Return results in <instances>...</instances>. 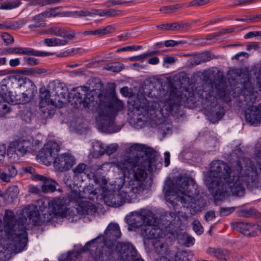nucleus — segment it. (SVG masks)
<instances>
[{
    "instance_id": "1",
    "label": "nucleus",
    "mask_w": 261,
    "mask_h": 261,
    "mask_svg": "<svg viewBox=\"0 0 261 261\" xmlns=\"http://www.w3.org/2000/svg\"><path fill=\"white\" fill-rule=\"evenodd\" d=\"M237 172L231 171L229 167L220 161H213L205 177V184L217 198L221 199L231 194L242 196L245 193V184L257 187L259 178L256 170L251 166L248 159L240 158Z\"/></svg>"
},
{
    "instance_id": "2",
    "label": "nucleus",
    "mask_w": 261,
    "mask_h": 261,
    "mask_svg": "<svg viewBox=\"0 0 261 261\" xmlns=\"http://www.w3.org/2000/svg\"><path fill=\"white\" fill-rule=\"evenodd\" d=\"M165 196L166 200L172 204L175 210L179 206L189 209L191 214L194 215L204 206L203 200L199 195L197 186L191 178L184 177L176 181L174 188L166 186Z\"/></svg>"
},
{
    "instance_id": "3",
    "label": "nucleus",
    "mask_w": 261,
    "mask_h": 261,
    "mask_svg": "<svg viewBox=\"0 0 261 261\" xmlns=\"http://www.w3.org/2000/svg\"><path fill=\"white\" fill-rule=\"evenodd\" d=\"M118 166L123 171L125 174L128 172L129 177L132 180V191L136 193L142 192L146 187L145 178L146 170L152 171V162L145 156L138 158L136 163L126 161L119 163Z\"/></svg>"
},
{
    "instance_id": "4",
    "label": "nucleus",
    "mask_w": 261,
    "mask_h": 261,
    "mask_svg": "<svg viewBox=\"0 0 261 261\" xmlns=\"http://www.w3.org/2000/svg\"><path fill=\"white\" fill-rule=\"evenodd\" d=\"M178 103V98L173 95H169L165 100L161 101L160 103L155 101L148 102L143 98L140 101L137 99L135 101V108L140 111L142 114L150 119H153L161 114L165 117L169 114L174 106Z\"/></svg>"
},
{
    "instance_id": "5",
    "label": "nucleus",
    "mask_w": 261,
    "mask_h": 261,
    "mask_svg": "<svg viewBox=\"0 0 261 261\" xmlns=\"http://www.w3.org/2000/svg\"><path fill=\"white\" fill-rule=\"evenodd\" d=\"M156 221L152 224H148L145 228L141 230V234L146 239H153V245L156 252L163 254L167 251V245L164 243L163 239L166 237L172 240L174 236L172 232L167 231V227L161 224L155 225Z\"/></svg>"
},
{
    "instance_id": "6",
    "label": "nucleus",
    "mask_w": 261,
    "mask_h": 261,
    "mask_svg": "<svg viewBox=\"0 0 261 261\" xmlns=\"http://www.w3.org/2000/svg\"><path fill=\"white\" fill-rule=\"evenodd\" d=\"M123 103L116 96L108 98V103L104 110L100 111L96 118L99 128L103 132L109 130V127L113 123V116L123 109Z\"/></svg>"
},
{
    "instance_id": "7",
    "label": "nucleus",
    "mask_w": 261,
    "mask_h": 261,
    "mask_svg": "<svg viewBox=\"0 0 261 261\" xmlns=\"http://www.w3.org/2000/svg\"><path fill=\"white\" fill-rule=\"evenodd\" d=\"M74 189L71 191L69 194V197L71 201H74L77 203L79 211L80 212L81 215H92L94 214L96 208L93 201H91V198L87 197V193H91L96 195L100 192V190L96 188L95 191L89 192L88 190H85L83 192L80 190Z\"/></svg>"
},
{
    "instance_id": "8",
    "label": "nucleus",
    "mask_w": 261,
    "mask_h": 261,
    "mask_svg": "<svg viewBox=\"0 0 261 261\" xmlns=\"http://www.w3.org/2000/svg\"><path fill=\"white\" fill-rule=\"evenodd\" d=\"M126 219L128 224L135 228L143 225V228H145L148 224H152L155 221L154 214L150 211L145 209L132 212Z\"/></svg>"
},
{
    "instance_id": "9",
    "label": "nucleus",
    "mask_w": 261,
    "mask_h": 261,
    "mask_svg": "<svg viewBox=\"0 0 261 261\" xmlns=\"http://www.w3.org/2000/svg\"><path fill=\"white\" fill-rule=\"evenodd\" d=\"M255 97L253 94L245 97L247 107L245 111L246 121L251 125H257L261 122V105L257 107L254 105Z\"/></svg>"
},
{
    "instance_id": "10",
    "label": "nucleus",
    "mask_w": 261,
    "mask_h": 261,
    "mask_svg": "<svg viewBox=\"0 0 261 261\" xmlns=\"http://www.w3.org/2000/svg\"><path fill=\"white\" fill-rule=\"evenodd\" d=\"M60 149V146L58 143L50 141L43 146L40 151L38 156L44 165L48 166L50 165Z\"/></svg>"
},
{
    "instance_id": "11",
    "label": "nucleus",
    "mask_w": 261,
    "mask_h": 261,
    "mask_svg": "<svg viewBox=\"0 0 261 261\" xmlns=\"http://www.w3.org/2000/svg\"><path fill=\"white\" fill-rule=\"evenodd\" d=\"M39 108L42 113L47 114V116H49L54 113L56 101L55 99L50 98L49 91L45 88L40 90Z\"/></svg>"
},
{
    "instance_id": "12",
    "label": "nucleus",
    "mask_w": 261,
    "mask_h": 261,
    "mask_svg": "<svg viewBox=\"0 0 261 261\" xmlns=\"http://www.w3.org/2000/svg\"><path fill=\"white\" fill-rule=\"evenodd\" d=\"M39 143V141L38 140H35L31 135H27L22 136L18 140L12 141L11 147H16L17 151L23 155Z\"/></svg>"
},
{
    "instance_id": "13",
    "label": "nucleus",
    "mask_w": 261,
    "mask_h": 261,
    "mask_svg": "<svg viewBox=\"0 0 261 261\" xmlns=\"http://www.w3.org/2000/svg\"><path fill=\"white\" fill-rule=\"evenodd\" d=\"M75 163V159L69 153H62L55 158L53 165L55 169L60 172H64L71 168Z\"/></svg>"
},
{
    "instance_id": "14",
    "label": "nucleus",
    "mask_w": 261,
    "mask_h": 261,
    "mask_svg": "<svg viewBox=\"0 0 261 261\" xmlns=\"http://www.w3.org/2000/svg\"><path fill=\"white\" fill-rule=\"evenodd\" d=\"M75 36V33L73 31H68V33L64 35L62 39L59 38H46L43 41L44 44L47 47H60L65 46L68 44L69 41L72 40Z\"/></svg>"
},
{
    "instance_id": "15",
    "label": "nucleus",
    "mask_w": 261,
    "mask_h": 261,
    "mask_svg": "<svg viewBox=\"0 0 261 261\" xmlns=\"http://www.w3.org/2000/svg\"><path fill=\"white\" fill-rule=\"evenodd\" d=\"M32 179L35 180H40L42 182L41 191L44 193H51L56 190L62 192L60 189H57L58 184L50 178L39 174H35L32 176Z\"/></svg>"
},
{
    "instance_id": "16",
    "label": "nucleus",
    "mask_w": 261,
    "mask_h": 261,
    "mask_svg": "<svg viewBox=\"0 0 261 261\" xmlns=\"http://www.w3.org/2000/svg\"><path fill=\"white\" fill-rule=\"evenodd\" d=\"M232 225L237 230L248 237L255 236L258 229V225L248 222H237L232 223Z\"/></svg>"
},
{
    "instance_id": "17",
    "label": "nucleus",
    "mask_w": 261,
    "mask_h": 261,
    "mask_svg": "<svg viewBox=\"0 0 261 261\" xmlns=\"http://www.w3.org/2000/svg\"><path fill=\"white\" fill-rule=\"evenodd\" d=\"M66 203L64 198H56L48 202L49 208L55 215L63 217L66 215Z\"/></svg>"
},
{
    "instance_id": "18",
    "label": "nucleus",
    "mask_w": 261,
    "mask_h": 261,
    "mask_svg": "<svg viewBox=\"0 0 261 261\" xmlns=\"http://www.w3.org/2000/svg\"><path fill=\"white\" fill-rule=\"evenodd\" d=\"M116 249L120 258L124 261L133 259L136 254V249L130 244H118Z\"/></svg>"
},
{
    "instance_id": "19",
    "label": "nucleus",
    "mask_w": 261,
    "mask_h": 261,
    "mask_svg": "<svg viewBox=\"0 0 261 261\" xmlns=\"http://www.w3.org/2000/svg\"><path fill=\"white\" fill-rule=\"evenodd\" d=\"M22 215L29 222L37 225L39 222L40 216L37 207L34 205H29L22 211Z\"/></svg>"
},
{
    "instance_id": "20",
    "label": "nucleus",
    "mask_w": 261,
    "mask_h": 261,
    "mask_svg": "<svg viewBox=\"0 0 261 261\" xmlns=\"http://www.w3.org/2000/svg\"><path fill=\"white\" fill-rule=\"evenodd\" d=\"M2 94L0 93V102L3 101H9V99L7 98V95L9 96L10 100L14 104L25 103L29 100V98L27 95L22 93L20 95H14L11 92H5V90H2Z\"/></svg>"
},
{
    "instance_id": "21",
    "label": "nucleus",
    "mask_w": 261,
    "mask_h": 261,
    "mask_svg": "<svg viewBox=\"0 0 261 261\" xmlns=\"http://www.w3.org/2000/svg\"><path fill=\"white\" fill-rule=\"evenodd\" d=\"M115 31V28L112 25H108L104 28H99L95 30L85 31L83 32V34L86 35H95L98 37L102 36L113 32Z\"/></svg>"
},
{
    "instance_id": "22",
    "label": "nucleus",
    "mask_w": 261,
    "mask_h": 261,
    "mask_svg": "<svg viewBox=\"0 0 261 261\" xmlns=\"http://www.w3.org/2000/svg\"><path fill=\"white\" fill-rule=\"evenodd\" d=\"M15 237L13 238L14 245L16 247H23L26 242L27 234L24 228L21 227L16 231V226L15 227Z\"/></svg>"
},
{
    "instance_id": "23",
    "label": "nucleus",
    "mask_w": 261,
    "mask_h": 261,
    "mask_svg": "<svg viewBox=\"0 0 261 261\" xmlns=\"http://www.w3.org/2000/svg\"><path fill=\"white\" fill-rule=\"evenodd\" d=\"M110 198L112 206L119 207L124 203L126 198V193L121 191L118 194L111 196Z\"/></svg>"
},
{
    "instance_id": "24",
    "label": "nucleus",
    "mask_w": 261,
    "mask_h": 261,
    "mask_svg": "<svg viewBox=\"0 0 261 261\" xmlns=\"http://www.w3.org/2000/svg\"><path fill=\"white\" fill-rule=\"evenodd\" d=\"M85 95V91L82 89H77L75 91L73 98L75 99V102L76 105H79L80 107L84 108H89L90 103L83 100V96Z\"/></svg>"
},
{
    "instance_id": "25",
    "label": "nucleus",
    "mask_w": 261,
    "mask_h": 261,
    "mask_svg": "<svg viewBox=\"0 0 261 261\" xmlns=\"http://www.w3.org/2000/svg\"><path fill=\"white\" fill-rule=\"evenodd\" d=\"M57 97H55V100L61 102L62 104L65 103L68 99V93L66 89H61L58 87L55 89Z\"/></svg>"
},
{
    "instance_id": "26",
    "label": "nucleus",
    "mask_w": 261,
    "mask_h": 261,
    "mask_svg": "<svg viewBox=\"0 0 261 261\" xmlns=\"http://www.w3.org/2000/svg\"><path fill=\"white\" fill-rule=\"evenodd\" d=\"M105 153V147L103 144L98 142L95 141L93 144L92 155L94 158H98Z\"/></svg>"
},
{
    "instance_id": "27",
    "label": "nucleus",
    "mask_w": 261,
    "mask_h": 261,
    "mask_svg": "<svg viewBox=\"0 0 261 261\" xmlns=\"http://www.w3.org/2000/svg\"><path fill=\"white\" fill-rule=\"evenodd\" d=\"M65 214L66 215L64 216L63 217H67L71 222L79 219L80 216L81 215L77 207L76 208H67V210L65 211Z\"/></svg>"
},
{
    "instance_id": "28",
    "label": "nucleus",
    "mask_w": 261,
    "mask_h": 261,
    "mask_svg": "<svg viewBox=\"0 0 261 261\" xmlns=\"http://www.w3.org/2000/svg\"><path fill=\"white\" fill-rule=\"evenodd\" d=\"M106 233L114 236L117 239L119 238L121 234L118 224L113 223H110L108 226Z\"/></svg>"
},
{
    "instance_id": "29",
    "label": "nucleus",
    "mask_w": 261,
    "mask_h": 261,
    "mask_svg": "<svg viewBox=\"0 0 261 261\" xmlns=\"http://www.w3.org/2000/svg\"><path fill=\"white\" fill-rule=\"evenodd\" d=\"M193 256V253L190 251H179L175 255V259L178 261H189Z\"/></svg>"
},
{
    "instance_id": "30",
    "label": "nucleus",
    "mask_w": 261,
    "mask_h": 261,
    "mask_svg": "<svg viewBox=\"0 0 261 261\" xmlns=\"http://www.w3.org/2000/svg\"><path fill=\"white\" fill-rule=\"evenodd\" d=\"M68 31H65L61 28L55 26L50 27L45 30L44 32L48 34H50L58 36H63L64 37V35L68 33Z\"/></svg>"
},
{
    "instance_id": "31",
    "label": "nucleus",
    "mask_w": 261,
    "mask_h": 261,
    "mask_svg": "<svg viewBox=\"0 0 261 261\" xmlns=\"http://www.w3.org/2000/svg\"><path fill=\"white\" fill-rule=\"evenodd\" d=\"M152 150L151 148L147 147L145 145L140 144H134L129 147L127 148L126 151L127 152H132L133 151H142L146 153L147 151H150Z\"/></svg>"
},
{
    "instance_id": "32",
    "label": "nucleus",
    "mask_w": 261,
    "mask_h": 261,
    "mask_svg": "<svg viewBox=\"0 0 261 261\" xmlns=\"http://www.w3.org/2000/svg\"><path fill=\"white\" fill-rule=\"evenodd\" d=\"M31 49H27L24 48L15 47H10L8 48L6 50V54H15L19 55H30Z\"/></svg>"
},
{
    "instance_id": "33",
    "label": "nucleus",
    "mask_w": 261,
    "mask_h": 261,
    "mask_svg": "<svg viewBox=\"0 0 261 261\" xmlns=\"http://www.w3.org/2000/svg\"><path fill=\"white\" fill-rule=\"evenodd\" d=\"M123 68V65L119 62L113 63L103 67L104 69L114 72H119Z\"/></svg>"
},
{
    "instance_id": "34",
    "label": "nucleus",
    "mask_w": 261,
    "mask_h": 261,
    "mask_svg": "<svg viewBox=\"0 0 261 261\" xmlns=\"http://www.w3.org/2000/svg\"><path fill=\"white\" fill-rule=\"evenodd\" d=\"M181 7V5L166 6L161 8L160 10L166 14H170L175 12L176 10L180 9Z\"/></svg>"
},
{
    "instance_id": "35",
    "label": "nucleus",
    "mask_w": 261,
    "mask_h": 261,
    "mask_svg": "<svg viewBox=\"0 0 261 261\" xmlns=\"http://www.w3.org/2000/svg\"><path fill=\"white\" fill-rule=\"evenodd\" d=\"M256 151L255 154L256 165L261 172V143H257L256 146Z\"/></svg>"
},
{
    "instance_id": "36",
    "label": "nucleus",
    "mask_w": 261,
    "mask_h": 261,
    "mask_svg": "<svg viewBox=\"0 0 261 261\" xmlns=\"http://www.w3.org/2000/svg\"><path fill=\"white\" fill-rule=\"evenodd\" d=\"M229 256V252L225 250L219 249L218 251L216 257L219 261H226Z\"/></svg>"
},
{
    "instance_id": "37",
    "label": "nucleus",
    "mask_w": 261,
    "mask_h": 261,
    "mask_svg": "<svg viewBox=\"0 0 261 261\" xmlns=\"http://www.w3.org/2000/svg\"><path fill=\"white\" fill-rule=\"evenodd\" d=\"M20 70L18 72H16L13 75V77L11 78L13 80H16V83H19V86H21L22 85L26 83V78L23 75H21Z\"/></svg>"
},
{
    "instance_id": "38",
    "label": "nucleus",
    "mask_w": 261,
    "mask_h": 261,
    "mask_svg": "<svg viewBox=\"0 0 261 261\" xmlns=\"http://www.w3.org/2000/svg\"><path fill=\"white\" fill-rule=\"evenodd\" d=\"M176 22L172 23H165L158 25L156 27L160 29L166 31H176Z\"/></svg>"
},
{
    "instance_id": "39",
    "label": "nucleus",
    "mask_w": 261,
    "mask_h": 261,
    "mask_svg": "<svg viewBox=\"0 0 261 261\" xmlns=\"http://www.w3.org/2000/svg\"><path fill=\"white\" fill-rule=\"evenodd\" d=\"M96 13H94V15H98L100 16H114L117 14V13L115 10H108L107 11L102 10L99 12L98 11H96Z\"/></svg>"
},
{
    "instance_id": "40",
    "label": "nucleus",
    "mask_w": 261,
    "mask_h": 261,
    "mask_svg": "<svg viewBox=\"0 0 261 261\" xmlns=\"http://www.w3.org/2000/svg\"><path fill=\"white\" fill-rule=\"evenodd\" d=\"M192 224L193 230L197 234H201L203 232V228L198 220H194Z\"/></svg>"
},
{
    "instance_id": "41",
    "label": "nucleus",
    "mask_w": 261,
    "mask_h": 261,
    "mask_svg": "<svg viewBox=\"0 0 261 261\" xmlns=\"http://www.w3.org/2000/svg\"><path fill=\"white\" fill-rule=\"evenodd\" d=\"M158 51H153V52L150 53H145V54H142V55H140L139 56H134V57H130L129 58V60L130 61H141V60H142L152 55L156 54L158 53Z\"/></svg>"
},
{
    "instance_id": "42",
    "label": "nucleus",
    "mask_w": 261,
    "mask_h": 261,
    "mask_svg": "<svg viewBox=\"0 0 261 261\" xmlns=\"http://www.w3.org/2000/svg\"><path fill=\"white\" fill-rule=\"evenodd\" d=\"M14 213L10 210H6L5 212L4 221L8 225L11 224L13 222Z\"/></svg>"
},
{
    "instance_id": "43",
    "label": "nucleus",
    "mask_w": 261,
    "mask_h": 261,
    "mask_svg": "<svg viewBox=\"0 0 261 261\" xmlns=\"http://www.w3.org/2000/svg\"><path fill=\"white\" fill-rule=\"evenodd\" d=\"M13 77V75L7 76L1 82V88L2 90H4L7 89L6 85L9 84L10 83H16V80H13L11 78Z\"/></svg>"
},
{
    "instance_id": "44",
    "label": "nucleus",
    "mask_w": 261,
    "mask_h": 261,
    "mask_svg": "<svg viewBox=\"0 0 261 261\" xmlns=\"http://www.w3.org/2000/svg\"><path fill=\"white\" fill-rule=\"evenodd\" d=\"M210 0H194L191 2L189 6L191 7L202 6L208 4Z\"/></svg>"
},
{
    "instance_id": "45",
    "label": "nucleus",
    "mask_w": 261,
    "mask_h": 261,
    "mask_svg": "<svg viewBox=\"0 0 261 261\" xmlns=\"http://www.w3.org/2000/svg\"><path fill=\"white\" fill-rule=\"evenodd\" d=\"M54 53L46 51H40L34 49H31L30 55H33L39 57L48 56L53 55Z\"/></svg>"
},
{
    "instance_id": "46",
    "label": "nucleus",
    "mask_w": 261,
    "mask_h": 261,
    "mask_svg": "<svg viewBox=\"0 0 261 261\" xmlns=\"http://www.w3.org/2000/svg\"><path fill=\"white\" fill-rule=\"evenodd\" d=\"M18 191L16 187H12L8 190L9 196L11 197L12 200L15 199L18 195Z\"/></svg>"
},
{
    "instance_id": "47",
    "label": "nucleus",
    "mask_w": 261,
    "mask_h": 261,
    "mask_svg": "<svg viewBox=\"0 0 261 261\" xmlns=\"http://www.w3.org/2000/svg\"><path fill=\"white\" fill-rule=\"evenodd\" d=\"M118 146L117 144H112L105 148V153L108 154H111L115 152L118 149Z\"/></svg>"
},
{
    "instance_id": "48",
    "label": "nucleus",
    "mask_w": 261,
    "mask_h": 261,
    "mask_svg": "<svg viewBox=\"0 0 261 261\" xmlns=\"http://www.w3.org/2000/svg\"><path fill=\"white\" fill-rule=\"evenodd\" d=\"M182 238L183 239L185 240L184 242V244L186 246L189 247L193 245L194 242V239L193 237H190L187 234H184L182 235Z\"/></svg>"
},
{
    "instance_id": "49",
    "label": "nucleus",
    "mask_w": 261,
    "mask_h": 261,
    "mask_svg": "<svg viewBox=\"0 0 261 261\" xmlns=\"http://www.w3.org/2000/svg\"><path fill=\"white\" fill-rule=\"evenodd\" d=\"M86 165L83 163L79 164L73 170V172L77 174L84 173Z\"/></svg>"
},
{
    "instance_id": "50",
    "label": "nucleus",
    "mask_w": 261,
    "mask_h": 261,
    "mask_svg": "<svg viewBox=\"0 0 261 261\" xmlns=\"http://www.w3.org/2000/svg\"><path fill=\"white\" fill-rule=\"evenodd\" d=\"M2 38L4 41L8 44L12 43L14 41L13 37L6 33L2 35Z\"/></svg>"
},
{
    "instance_id": "51",
    "label": "nucleus",
    "mask_w": 261,
    "mask_h": 261,
    "mask_svg": "<svg viewBox=\"0 0 261 261\" xmlns=\"http://www.w3.org/2000/svg\"><path fill=\"white\" fill-rule=\"evenodd\" d=\"M189 27L190 24L189 23L176 22V31L185 30L188 29Z\"/></svg>"
},
{
    "instance_id": "52",
    "label": "nucleus",
    "mask_w": 261,
    "mask_h": 261,
    "mask_svg": "<svg viewBox=\"0 0 261 261\" xmlns=\"http://www.w3.org/2000/svg\"><path fill=\"white\" fill-rule=\"evenodd\" d=\"M12 177L10 176L8 173H7V170H5V172L0 174V179L4 182H9L10 181V179Z\"/></svg>"
},
{
    "instance_id": "53",
    "label": "nucleus",
    "mask_w": 261,
    "mask_h": 261,
    "mask_svg": "<svg viewBox=\"0 0 261 261\" xmlns=\"http://www.w3.org/2000/svg\"><path fill=\"white\" fill-rule=\"evenodd\" d=\"M76 49L72 48L70 49H67L65 51L60 53L57 55L58 57H67L71 55L74 51H75Z\"/></svg>"
},
{
    "instance_id": "54",
    "label": "nucleus",
    "mask_w": 261,
    "mask_h": 261,
    "mask_svg": "<svg viewBox=\"0 0 261 261\" xmlns=\"http://www.w3.org/2000/svg\"><path fill=\"white\" fill-rule=\"evenodd\" d=\"M5 170H7V172L8 171V174L12 177H15L17 174L16 169L13 166H9Z\"/></svg>"
},
{
    "instance_id": "55",
    "label": "nucleus",
    "mask_w": 261,
    "mask_h": 261,
    "mask_svg": "<svg viewBox=\"0 0 261 261\" xmlns=\"http://www.w3.org/2000/svg\"><path fill=\"white\" fill-rule=\"evenodd\" d=\"M234 211L233 207H222L220 210V214L222 216H226Z\"/></svg>"
},
{
    "instance_id": "56",
    "label": "nucleus",
    "mask_w": 261,
    "mask_h": 261,
    "mask_svg": "<svg viewBox=\"0 0 261 261\" xmlns=\"http://www.w3.org/2000/svg\"><path fill=\"white\" fill-rule=\"evenodd\" d=\"M12 144V142L10 143L7 150V154L11 158H12L13 155L16 153V152L17 151V148L16 147H11Z\"/></svg>"
},
{
    "instance_id": "57",
    "label": "nucleus",
    "mask_w": 261,
    "mask_h": 261,
    "mask_svg": "<svg viewBox=\"0 0 261 261\" xmlns=\"http://www.w3.org/2000/svg\"><path fill=\"white\" fill-rule=\"evenodd\" d=\"M74 14L77 15V16H92L94 14L88 11H75L74 12Z\"/></svg>"
},
{
    "instance_id": "58",
    "label": "nucleus",
    "mask_w": 261,
    "mask_h": 261,
    "mask_svg": "<svg viewBox=\"0 0 261 261\" xmlns=\"http://www.w3.org/2000/svg\"><path fill=\"white\" fill-rule=\"evenodd\" d=\"M182 41H175L174 40H167L164 42V44L167 47L174 46L182 43Z\"/></svg>"
},
{
    "instance_id": "59",
    "label": "nucleus",
    "mask_w": 261,
    "mask_h": 261,
    "mask_svg": "<svg viewBox=\"0 0 261 261\" xmlns=\"http://www.w3.org/2000/svg\"><path fill=\"white\" fill-rule=\"evenodd\" d=\"M204 217L206 221H208L212 220L215 217V214L214 211H211L207 212Z\"/></svg>"
},
{
    "instance_id": "60",
    "label": "nucleus",
    "mask_w": 261,
    "mask_h": 261,
    "mask_svg": "<svg viewBox=\"0 0 261 261\" xmlns=\"http://www.w3.org/2000/svg\"><path fill=\"white\" fill-rule=\"evenodd\" d=\"M219 249H216L215 248L208 247L206 249V252L208 254H210L211 255H214L216 257L217 253L218 251H219Z\"/></svg>"
},
{
    "instance_id": "61",
    "label": "nucleus",
    "mask_w": 261,
    "mask_h": 261,
    "mask_svg": "<svg viewBox=\"0 0 261 261\" xmlns=\"http://www.w3.org/2000/svg\"><path fill=\"white\" fill-rule=\"evenodd\" d=\"M101 184H100V181H97L95 180L96 184H99L100 188L102 192H104L106 190V186L107 185V182L105 179H101L100 180Z\"/></svg>"
},
{
    "instance_id": "62",
    "label": "nucleus",
    "mask_w": 261,
    "mask_h": 261,
    "mask_svg": "<svg viewBox=\"0 0 261 261\" xmlns=\"http://www.w3.org/2000/svg\"><path fill=\"white\" fill-rule=\"evenodd\" d=\"M20 64V60L18 58L12 59L9 61V65L11 67H16Z\"/></svg>"
},
{
    "instance_id": "63",
    "label": "nucleus",
    "mask_w": 261,
    "mask_h": 261,
    "mask_svg": "<svg viewBox=\"0 0 261 261\" xmlns=\"http://www.w3.org/2000/svg\"><path fill=\"white\" fill-rule=\"evenodd\" d=\"M6 146L5 144H0V161L2 158H3L6 154Z\"/></svg>"
},
{
    "instance_id": "64",
    "label": "nucleus",
    "mask_w": 261,
    "mask_h": 261,
    "mask_svg": "<svg viewBox=\"0 0 261 261\" xmlns=\"http://www.w3.org/2000/svg\"><path fill=\"white\" fill-rule=\"evenodd\" d=\"M28 64L30 65H35L38 64V60L33 57H30L26 59Z\"/></svg>"
}]
</instances>
